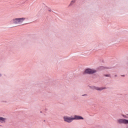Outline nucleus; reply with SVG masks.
I'll return each instance as SVG.
<instances>
[{
  "mask_svg": "<svg viewBox=\"0 0 128 128\" xmlns=\"http://www.w3.org/2000/svg\"><path fill=\"white\" fill-rule=\"evenodd\" d=\"M64 122H68L69 124L72 122V120H84V118L82 116H78L75 115L72 117H68V116H64Z\"/></svg>",
  "mask_w": 128,
  "mask_h": 128,
  "instance_id": "1",
  "label": "nucleus"
},
{
  "mask_svg": "<svg viewBox=\"0 0 128 128\" xmlns=\"http://www.w3.org/2000/svg\"><path fill=\"white\" fill-rule=\"evenodd\" d=\"M25 20V18H14L12 19L10 22L12 24H22Z\"/></svg>",
  "mask_w": 128,
  "mask_h": 128,
  "instance_id": "2",
  "label": "nucleus"
},
{
  "mask_svg": "<svg viewBox=\"0 0 128 128\" xmlns=\"http://www.w3.org/2000/svg\"><path fill=\"white\" fill-rule=\"evenodd\" d=\"M96 72V70L90 68L86 69L84 72V74H94Z\"/></svg>",
  "mask_w": 128,
  "mask_h": 128,
  "instance_id": "3",
  "label": "nucleus"
},
{
  "mask_svg": "<svg viewBox=\"0 0 128 128\" xmlns=\"http://www.w3.org/2000/svg\"><path fill=\"white\" fill-rule=\"evenodd\" d=\"M119 124H128V120L126 119H119L118 120Z\"/></svg>",
  "mask_w": 128,
  "mask_h": 128,
  "instance_id": "4",
  "label": "nucleus"
},
{
  "mask_svg": "<svg viewBox=\"0 0 128 128\" xmlns=\"http://www.w3.org/2000/svg\"><path fill=\"white\" fill-rule=\"evenodd\" d=\"M6 118H4L2 117H0V122L2 124L4 122H6Z\"/></svg>",
  "mask_w": 128,
  "mask_h": 128,
  "instance_id": "5",
  "label": "nucleus"
},
{
  "mask_svg": "<svg viewBox=\"0 0 128 128\" xmlns=\"http://www.w3.org/2000/svg\"><path fill=\"white\" fill-rule=\"evenodd\" d=\"M94 88L95 90H102L104 89V88H98V87H94Z\"/></svg>",
  "mask_w": 128,
  "mask_h": 128,
  "instance_id": "6",
  "label": "nucleus"
},
{
  "mask_svg": "<svg viewBox=\"0 0 128 128\" xmlns=\"http://www.w3.org/2000/svg\"><path fill=\"white\" fill-rule=\"evenodd\" d=\"M74 2H76L75 0H72L71 2H70V4H74Z\"/></svg>",
  "mask_w": 128,
  "mask_h": 128,
  "instance_id": "7",
  "label": "nucleus"
},
{
  "mask_svg": "<svg viewBox=\"0 0 128 128\" xmlns=\"http://www.w3.org/2000/svg\"><path fill=\"white\" fill-rule=\"evenodd\" d=\"M104 76H108V77H110V74H105V75H104Z\"/></svg>",
  "mask_w": 128,
  "mask_h": 128,
  "instance_id": "8",
  "label": "nucleus"
},
{
  "mask_svg": "<svg viewBox=\"0 0 128 128\" xmlns=\"http://www.w3.org/2000/svg\"><path fill=\"white\" fill-rule=\"evenodd\" d=\"M124 116V118H126V116Z\"/></svg>",
  "mask_w": 128,
  "mask_h": 128,
  "instance_id": "9",
  "label": "nucleus"
},
{
  "mask_svg": "<svg viewBox=\"0 0 128 128\" xmlns=\"http://www.w3.org/2000/svg\"><path fill=\"white\" fill-rule=\"evenodd\" d=\"M0 126H1V125H0Z\"/></svg>",
  "mask_w": 128,
  "mask_h": 128,
  "instance_id": "10",
  "label": "nucleus"
}]
</instances>
